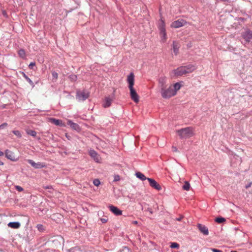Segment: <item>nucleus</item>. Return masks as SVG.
I'll return each instance as SVG.
<instances>
[{
  "label": "nucleus",
  "mask_w": 252,
  "mask_h": 252,
  "mask_svg": "<svg viewBox=\"0 0 252 252\" xmlns=\"http://www.w3.org/2000/svg\"><path fill=\"white\" fill-rule=\"evenodd\" d=\"M126 80L128 84V87L130 91V96L131 99L135 102H138L139 101V96L133 88L134 84V75L133 73L131 72L129 74Z\"/></svg>",
  "instance_id": "f257e3e1"
},
{
  "label": "nucleus",
  "mask_w": 252,
  "mask_h": 252,
  "mask_svg": "<svg viewBox=\"0 0 252 252\" xmlns=\"http://www.w3.org/2000/svg\"><path fill=\"white\" fill-rule=\"evenodd\" d=\"M161 96L164 99H168L175 95V91H173L171 85L160 90Z\"/></svg>",
  "instance_id": "f03ea898"
},
{
  "label": "nucleus",
  "mask_w": 252,
  "mask_h": 252,
  "mask_svg": "<svg viewBox=\"0 0 252 252\" xmlns=\"http://www.w3.org/2000/svg\"><path fill=\"white\" fill-rule=\"evenodd\" d=\"M177 133L182 139L189 138L193 135L192 128L191 127L181 128L177 130Z\"/></svg>",
  "instance_id": "7ed1b4c3"
},
{
  "label": "nucleus",
  "mask_w": 252,
  "mask_h": 252,
  "mask_svg": "<svg viewBox=\"0 0 252 252\" xmlns=\"http://www.w3.org/2000/svg\"><path fill=\"white\" fill-rule=\"evenodd\" d=\"M242 36L246 43H249L252 39V32L250 30H247L242 33Z\"/></svg>",
  "instance_id": "20e7f679"
},
{
  "label": "nucleus",
  "mask_w": 252,
  "mask_h": 252,
  "mask_svg": "<svg viewBox=\"0 0 252 252\" xmlns=\"http://www.w3.org/2000/svg\"><path fill=\"white\" fill-rule=\"evenodd\" d=\"M173 72L176 76H181L188 73V71H186L185 68H184L183 66H180L177 68L174 69Z\"/></svg>",
  "instance_id": "39448f33"
},
{
  "label": "nucleus",
  "mask_w": 252,
  "mask_h": 252,
  "mask_svg": "<svg viewBox=\"0 0 252 252\" xmlns=\"http://www.w3.org/2000/svg\"><path fill=\"white\" fill-rule=\"evenodd\" d=\"M147 180L149 181L150 186L151 187L154 188L155 189L158 190H160L161 189V186L159 185V184H158L157 183V182L155 180L152 178H148Z\"/></svg>",
  "instance_id": "423d86ee"
},
{
  "label": "nucleus",
  "mask_w": 252,
  "mask_h": 252,
  "mask_svg": "<svg viewBox=\"0 0 252 252\" xmlns=\"http://www.w3.org/2000/svg\"><path fill=\"white\" fill-rule=\"evenodd\" d=\"M89 96V94L87 92H81L77 93L76 98L79 101H84L87 99Z\"/></svg>",
  "instance_id": "0eeeda50"
},
{
  "label": "nucleus",
  "mask_w": 252,
  "mask_h": 252,
  "mask_svg": "<svg viewBox=\"0 0 252 252\" xmlns=\"http://www.w3.org/2000/svg\"><path fill=\"white\" fill-rule=\"evenodd\" d=\"M27 161L32 167L36 169L42 168L45 166L44 163L40 162H35L32 159H28Z\"/></svg>",
  "instance_id": "6e6552de"
},
{
  "label": "nucleus",
  "mask_w": 252,
  "mask_h": 252,
  "mask_svg": "<svg viewBox=\"0 0 252 252\" xmlns=\"http://www.w3.org/2000/svg\"><path fill=\"white\" fill-rule=\"evenodd\" d=\"M185 23L186 22L183 19L178 20L173 22L171 24V27L173 28H179L183 26Z\"/></svg>",
  "instance_id": "1a4fd4ad"
},
{
  "label": "nucleus",
  "mask_w": 252,
  "mask_h": 252,
  "mask_svg": "<svg viewBox=\"0 0 252 252\" xmlns=\"http://www.w3.org/2000/svg\"><path fill=\"white\" fill-rule=\"evenodd\" d=\"M166 82L167 79L165 77H162L159 78L158 83L160 90H163V89L167 87Z\"/></svg>",
  "instance_id": "9d476101"
},
{
  "label": "nucleus",
  "mask_w": 252,
  "mask_h": 252,
  "mask_svg": "<svg viewBox=\"0 0 252 252\" xmlns=\"http://www.w3.org/2000/svg\"><path fill=\"white\" fill-rule=\"evenodd\" d=\"M67 124L73 130H75L78 131L81 129L79 125L76 123H74L72 121L70 120H68L67 121Z\"/></svg>",
  "instance_id": "9b49d317"
},
{
  "label": "nucleus",
  "mask_w": 252,
  "mask_h": 252,
  "mask_svg": "<svg viewBox=\"0 0 252 252\" xmlns=\"http://www.w3.org/2000/svg\"><path fill=\"white\" fill-rule=\"evenodd\" d=\"M109 208L110 210L116 216H119L122 214V211L116 206L110 205L109 206Z\"/></svg>",
  "instance_id": "f8f14e48"
},
{
  "label": "nucleus",
  "mask_w": 252,
  "mask_h": 252,
  "mask_svg": "<svg viewBox=\"0 0 252 252\" xmlns=\"http://www.w3.org/2000/svg\"><path fill=\"white\" fill-rule=\"evenodd\" d=\"M113 98L110 97V96H107L105 98L104 102L102 104L103 107L104 108H108L109 107L113 101Z\"/></svg>",
  "instance_id": "ddd939ff"
},
{
  "label": "nucleus",
  "mask_w": 252,
  "mask_h": 252,
  "mask_svg": "<svg viewBox=\"0 0 252 252\" xmlns=\"http://www.w3.org/2000/svg\"><path fill=\"white\" fill-rule=\"evenodd\" d=\"M5 157L11 161H16L17 158H15L14 153L8 150H6L5 151Z\"/></svg>",
  "instance_id": "4468645a"
},
{
  "label": "nucleus",
  "mask_w": 252,
  "mask_h": 252,
  "mask_svg": "<svg viewBox=\"0 0 252 252\" xmlns=\"http://www.w3.org/2000/svg\"><path fill=\"white\" fill-rule=\"evenodd\" d=\"M197 227L199 231L204 235H208L209 234L208 229L204 225L201 224H198Z\"/></svg>",
  "instance_id": "2eb2a0df"
},
{
  "label": "nucleus",
  "mask_w": 252,
  "mask_h": 252,
  "mask_svg": "<svg viewBox=\"0 0 252 252\" xmlns=\"http://www.w3.org/2000/svg\"><path fill=\"white\" fill-rule=\"evenodd\" d=\"M241 163V158L237 155H234L233 158H231V164L232 166H235V165L240 164Z\"/></svg>",
  "instance_id": "dca6fc26"
},
{
  "label": "nucleus",
  "mask_w": 252,
  "mask_h": 252,
  "mask_svg": "<svg viewBox=\"0 0 252 252\" xmlns=\"http://www.w3.org/2000/svg\"><path fill=\"white\" fill-rule=\"evenodd\" d=\"M159 32L165 31V23L162 18H160L158 26Z\"/></svg>",
  "instance_id": "f3484780"
},
{
  "label": "nucleus",
  "mask_w": 252,
  "mask_h": 252,
  "mask_svg": "<svg viewBox=\"0 0 252 252\" xmlns=\"http://www.w3.org/2000/svg\"><path fill=\"white\" fill-rule=\"evenodd\" d=\"M90 156L94 158V159L96 161L98 162L99 161V157L97 152L94 150H90L89 152Z\"/></svg>",
  "instance_id": "a211bd4d"
},
{
  "label": "nucleus",
  "mask_w": 252,
  "mask_h": 252,
  "mask_svg": "<svg viewBox=\"0 0 252 252\" xmlns=\"http://www.w3.org/2000/svg\"><path fill=\"white\" fill-rule=\"evenodd\" d=\"M180 46L179 44L175 41H173L172 44V48L173 50V52L175 55H177L179 53Z\"/></svg>",
  "instance_id": "6ab92c4d"
},
{
  "label": "nucleus",
  "mask_w": 252,
  "mask_h": 252,
  "mask_svg": "<svg viewBox=\"0 0 252 252\" xmlns=\"http://www.w3.org/2000/svg\"><path fill=\"white\" fill-rule=\"evenodd\" d=\"M7 225L9 227L17 229L20 227L21 224L18 221H13L9 222Z\"/></svg>",
  "instance_id": "aec40b11"
},
{
  "label": "nucleus",
  "mask_w": 252,
  "mask_h": 252,
  "mask_svg": "<svg viewBox=\"0 0 252 252\" xmlns=\"http://www.w3.org/2000/svg\"><path fill=\"white\" fill-rule=\"evenodd\" d=\"M50 122L58 126H62L63 125L62 121L55 118H51Z\"/></svg>",
  "instance_id": "412c9836"
},
{
  "label": "nucleus",
  "mask_w": 252,
  "mask_h": 252,
  "mask_svg": "<svg viewBox=\"0 0 252 252\" xmlns=\"http://www.w3.org/2000/svg\"><path fill=\"white\" fill-rule=\"evenodd\" d=\"M186 71H188V73L192 72L195 69V66L192 64H189L186 66H183Z\"/></svg>",
  "instance_id": "4be33fe9"
},
{
  "label": "nucleus",
  "mask_w": 252,
  "mask_h": 252,
  "mask_svg": "<svg viewBox=\"0 0 252 252\" xmlns=\"http://www.w3.org/2000/svg\"><path fill=\"white\" fill-rule=\"evenodd\" d=\"M135 175L137 178L141 180V181H145L147 180L148 178H146L145 176L142 173L140 172H137L135 173Z\"/></svg>",
  "instance_id": "5701e85b"
},
{
  "label": "nucleus",
  "mask_w": 252,
  "mask_h": 252,
  "mask_svg": "<svg viewBox=\"0 0 252 252\" xmlns=\"http://www.w3.org/2000/svg\"><path fill=\"white\" fill-rule=\"evenodd\" d=\"M22 74L24 78L29 82L32 87H34V84L32 81L24 72H22Z\"/></svg>",
  "instance_id": "b1692460"
},
{
  "label": "nucleus",
  "mask_w": 252,
  "mask_h": 252,
  "mask_svg": "<svg viewBox=\"0 0 252 252\" xmlns=\"http://www.w3.org/2000/svg\"><path fill=\"white\" fill-rule=\"evenodd\" d=\"M160 35L161 36V40L162 42H165L167 39V34L165 31L159 32Z\"/></svg>",
  "instance_id": "393cba45"
},
{
  "label": "nucleus",
  "mask_w": 252,
  "mask_h": 252,
  "mask_svg": "<svg viewBox=\"0 0 252 252\" xmlns=\"http://www.w3.org/2000/svg\"><path fill=\"white\" fill-rule=\"evenodd\" d=\"M181 87V85L177 82L174 84L173 86V91H175V95L177 94V91L179 90Z\"/></svg>",
  "instance_id": "a878e982"
},
{
  "label": "nucleus",
  "mask_w": 252,
  "mask_h": 252,
  "mask_svg": "<svg viewBox=\"0 0 252 252\" xmlns=\"http://www.w3.org/2000/svg\"><path fill=\"white\" fill-rule=\"evenodd\" d=\"M18 55L19 56L22 58L25 59L26 58V53L24 49H21L18 51Z\"/></svg>",
  "instance_id": "bb28decb"
},
{
  "label": "nucleus",
  "mask_w": 252,
  "mask_h": 252,
  "mask_svg": "<svg viewBox=\"0 0 252 252\" xmlns=\"http://www.w3.org/2000/svg\"><path fill=\"white\" fill-rule=\"evenodd\" d=\"M215 221L218 223H221L226 221V220L224 218L219 217H217L215 219Z\"/></svg>",
  "instance_id": "cd10ccee"
},
{
  "label": "nucleus",
  "mask_w": 252,
  "mask_h": 252,
  "mask_svg": "<svg viewBox=\"0 0 252 252\" xmlns=\"http://www.w3.org/2000/svg\"><path fill=\"white\" fill-rule=\"evenodd\" d=\"M190 188V184L188 182H185L183 186V189L185 190H189Z\"/></svg>",
  "instance_id": "c85d7f7f"
},
{
  "label": "nucleus",
  "mask_w": 252,
  "mask_h": 252,
  "mask_svg": "<svg viewBox=\"0 0 252 252\" xmlns=\"http://www.w3.org/2000/svg\"><path fill=\"white\" fill-rule=\"evenodd\" d=\"M68 78L71 81H76L77 79V76L75 74H71L68 76Z\"/></svg>",
  "instance_id": "c756f323"
},
{
  "label": "nucleus",
  "mask_w": 252,
  "mask_h": 252,
  "mask_svg": "<svg viewBox=\"0 0 252 252\" xmlns=\"http://www.w3.org/2000/svg\"><path fill=\"white\" fill-rule=\"evenodd\" d=\"M27 132L28 134L31 135L33 137L36 136V134H37L36 132L33 130H29L27 131Z\"/></svg>",
  "instance_id": "7c9ffc66"
},
{
  "label": "nucleus",
  "mask_w": 252,
  "mask_h": 252,
  "mask_svg": "<svg viewBox=\"0 0 252 252\" xmlns=\"http://www.w3.org/2000/svg\"><path fill=\"white\" fill-rule=\"evenodd\" d=\"M12 133L14 134L17 137L21 138L22 137V134L19 130H14L12 131Z\"/></svg>",
  "instance_id": "2f4dec72"
},
{
  "label": "nucleus",
  "mask_w": 252,
  "mask_h": 252,
  "mask_svg": "<svg viewBox=\"0 0 252 252\" xmlns=\"http://www.w3.org/2000/svg\"><path fill=\"white\" fill-rule=\"evenodd\" d=\"M36 228H37L38 230L40 232H43L45 230L43 225L41 224H37Z\"/></svg>",
  "instance_id": "473e14b6"
},
{
  "label": "nucleus",
  "mask_w": 252,
  "mask_h": 252,
  "mask_svg": "<svg viewBox=\"0 0 252 252\" xmlns=\"http://www.w3.org/2000/svg\"><path fill=\"white\" fill-rule=\"evenodd\" d=\"M179 245L177 243L173 242L171 243L170 248L172 249H178L179 248Z\"/></svg>",
  "instance_id": "72a5a7b5"
},
{
  "label": "nucleus",
  "mask_w": 252,
  "mask_h": 252,
  "mask_svg": "<svg viewBox=\"0 0 252 252\" xmlns=\"http://www.w3.org/2000/svg\"><path fill=\"white\" fill-rule=\"evenodd\" d=\"M93 184L95 186H98L100 184V182L98 179H94L93 181Z\"/></svg>",
  "instance_id": "f704fd0d"
},
{
  "label": "nucleus",
  "mask_w": 252,
  "mask_h": 252,
  "mask_svg": "<svg viewBox=\"0 0 252 252\" xmlns=\"http://www.w3.org/2000/svg\"><path fill=\"white\" fill-rule=\"evenodd\" d=\"M79 250V248L78 247H75L70 248V249L67 250L68 252H75L76 250Z\"/></svg>",
  "instance_id": "c9c22d12"
},
{
  "label": "nucleus",
  "mask_w": 252,
  "mask_h": 252,
  "mask_svg": "<svg viewBox=\"0 0 252 252\" xmlns=\"http://www.w3.org/2000/svg\"><path fill=\"white\" fill-rule=\"evenodd\" d=\"M52 76L56 80L58 78V74L57 72H56V71H53L52 72Z\"/></svg>",
  "instance_id": "e433bc0d"
},
{
  "label": "nucleus",
  "mask_w": 252,
  "mask_h": 252,
  "mask_svg": "<svg viewBox=\"0 0 252 252\" xmlns=\"http://www.w3.org/2000/svg\"><path fill=\"white\" fill-rule=\"evenodd\" d=\"M8 126V124L7 123H3L1 125H0V129H3L7 127Z\"/></svg>",
  "instance_id": "4c0bfd02"
},
{
  "label": "nucleus",
  "mask_w": 252,
  "mask_h": 252,
  "mask_svg": "<svg viewBox=\"0 0 252 252\" xmlns=\"http://www.w3.org/2000/svg\"><path fill=\"white\" fill-rule=\"evenodd\" d=\"M35 66V62H31L29 65V67L30 69H33V67Z\"/></svg>",
  "instance_id": "58836bf2"
},
{
  "label": "nucleus",
  "mask_w": 252,
  "mask_h": 252,
  "mask_svg": "<svg viewBox=\"0 0 252 252\" xmlns=\"http://www.w3.org/2000/svg\"><path fill=\"white\" fill-rule=\"evenodd\" d=\"M15 189L18 191H22L24 190L23 188L19 186H15Z\"/></svg>",
  "instance_id": "ea45409f"
},
{
  "label": "nucleus",
  "mask_w": 252,
  "mask_h": 252,
  "mask_svg": "<svg viewBox=\"0 0 252 252\" xmlns=\"http://www.w3.org/2000/svg\"><path fill=\"white\" fill-rule=\"evenodd\" d=\"M210 250H211V251H212L213 252H223L221 250H218V249H215V248H211Z\"/></svg>",
  "instance_id": "a19ab883"
},
{
  "label": "nucleus",
  "mask_w": 252,
  "mask_h": 252,
  "mask_svg": "<svg viewBox=\"0 0 252 252\" xmlns=\"http://www.w3.org/2000/svg\"><path fill=\"white\" fill-rule=\"evenodd\" d=\"M120 180V176L119 175H115L114 176V181H118Z\"/></svg>",
  "instance_id": "79ce46f5"
},
{
  "label": "nucleus",
  "mask_w": 252,
  "mask_h": 252,
  "mask_svg": "<svg viewBox=\"0 0 252 252\" xmlns=\"http://www.w3.org/2000/svg\"><path fill=\"white\" fill-rule=\"evenodd\" d=\"M100 220L102 223H106V222H107L108 219L106 218H101L100 219Z\"/></svg>",
  "instance_id": "37998d69"
},
{
  "label": "nucleus",
  "mask_w": 252,
  "mask_h": 252,
  "mask_svg": "<svg viewBox=\"0 0 252 252\" xmlns=\"http://www.w3.org/2000/svg\"><path fill=\"white\" fill-rule=\"evenodd\" d=\"M252 184V182L249 183L248 185H247L246 186V188L248 189L249 188H250Z\"/></svg>",
  "instance_id": "c03bdc74"
},
{
  "label": "nucleus",
  "mask_w": 252,
  "mask_h": 252,
  "mask_svg": "<svg viewBox=\"0 0 252 252\" xmlns=\"http://www.w3.org/2000/svg\"><path fill=\"white\" fill-rule=\"evenodd\" d=\"M147 211L151 214H152L153 213V210L151 208H148Z\"/></svg>",
  "instance_id": "a18cd8bd"
},
{
  "label": "nucleus",
  "mask_w": 252,
  "mask_h": 252,
  "mask_svg": "<svg viewBox=\"0 0 252 252\" xmlns=\"http://www.w3.org/2000/svg\"><path fill=\"white\" fill-rule=\"evenodd\" d=\"M183 218V216H181L179 218H177L176 219V220L177 221H181L182 220Z\"/></svg>",
  "instance_id": "49530a36"
},
{
  "label": "nucleus",
  "mask_w": 252,
  "mask_h": 252,
  "mask_svg": "<svg viewBox=\"0 0 252 252\" xmlns=\"http://www.w3.org/2000/svg\"><path fill=\"white\" fill-rule=\"evenodd\" d=\"M125 250H127L128 252H129L130 251V249L127 247H126V246L124 247V249L123 250V251H124Z\"/></svg>",
  "instance_id": "de8ad7c7"
},
{
  "label": "nucleus",
  "mask_w": 252,
  "mask_h": 252,
  "mask_svg": "<svg viewBox=\"0 0 252 252\" xmlns=\"http://www.w3.org/2000/svg\"><path fill=\"white\" fill-rule=\"evenodd\" d=\"M220 1H223V2H230V0H220Z\"/></svg>",
  "instance_id": "09e8293b"
},
{
  "label": "nucleus",
  "mask_w": 252,
  "mask_h": 252,
  "mask_svg": "<svg viewBox=\"0 0 252 252\" xmlns=\"http://www.w3.org/2000/svg\"><path fill=\"white\" fill-rule=\"evenodd\" d=\"M132 223L134 224H137L138 223V221L137 220H134L132 221Z\"/></svg>",
  "instance_id": "8fccbe9b"
},
{
  "label": "nucleus",
  "mask_w": 252,
  "mask_h": 252,
  "mask_svg": "<svg viewBox=\"0 0 252 252\" xmlns=\"http://www.w3.org/2000/svg\"><path fill=\"white\" fill-rule=\"evenodd\" d=\"M3 155H4L3 152L0 151V156H3Z\"/></svg>",
  "instance_id": "3c124183"
},
{
  "label": "nucleus",
  "mask_w": 252,
  "mask_h": 252,
  "mask_svg": "<svg viewBox=\"0 0 252 252\" xmlns=\"http://www.w3.org/2000/svg\"><path fill=\"white\" fill-rule=\"evenodd\" d=\"M45 188L46 189H49L51 188V186H48L45 187Z\"/></svg>",
  "instance_id": "603ef678"
},
{
  "label": "nucleus",
  "mask_w": 252,
  "mask_h": 252,
  "mask_svg": "<svg viewBox=\"0 0 252 252\" xmlns=\"http://www.w3.org/2000/svg\"><path fill=\"white\" fill-rule=\"evenodd\" d=\"M3 164V162L0 160V165H2Z\"/></svg>",
  "instance_id": "864d4df0"
},
{
  "label": "nucleus",
  "mask_w": 252,
  "mask_h": 252,
  "mask_svg": "<svg viewBox=\"0 0 252 252\" xmlns=\"http://www.w3.org/2000/svg\"><path fill=\"white\" fill-rule=\"evenodd\" d=\"M174 151H177V149L176 147H174Z\"/></svg>",
  "instance_id": "5fc2aeb1"
},
{
  "label": "nucleus",
  "mask_w": 252,
  "mask_h": 252,
  "mask_svg": "<svg viewBox=\"0 0 252 252\" xmlns=\"http://www.w3.org/2000/svg\"><path fill=\"white\" fill-rule=\"evenodd\" d=\"M3 15H5V14H6L5 12H3Z\"/></svg>",
  "instance_id": "6e6d98bb"
},
{
  "label": "nucleus",
  "mask_w": 252,
  "mask_h": 252,
  "mask_svg": "<svg viewBox=\"0 0 252 252\" xmlns=\"http://www.w3.org/2000/svg\"><path fill=\"white\" fill-rule=\"evenodd\" d=\"M230 252H237V251H231Z\"/></svg>",
  "instance_id": "4d7b16f0"
}]
</instances>
